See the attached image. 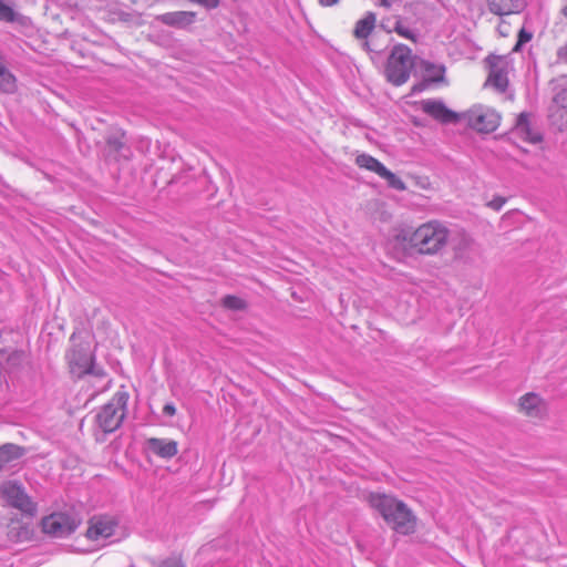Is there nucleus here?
Masks as SVG:
<instances>
[{
  "mask_svg": "<svg viewBox=\"0 0 567 567\" xmlns=\"http://www.w3.org/2000/svg\"><path fill=\"white\" fill-rule=\"evenodd\" d=\"M369 503L395 532L403 535L413 533L415 527L414 517L404 503L379 493L371 494Z\"/></svg>",
  "mask_w": 567,
  "mask_h": 567,
  "instance_id": "1",
  "label": "nucleus"
},
{
  "mask_svg": "<svg viewBox=\"0 0 567 567\" xmlns=\"http://www.w3.org/2000/svg\"><path fill=\"white\" fill-rule=\"evenodd\" d=\"M410 246L422 255L440 252L450 239V231L442 223L431 220L419 226L409 236H404Z\"/></svg>",
  "mask_w": 567,
  "mask_h": 567,
  "instance_id": "2",
  "label": "nucleus"
},
{
  "mask_svg": "<svg viewBox=\"0 0 567 567\" xmlns=\"http://www.w3.org/2000/svg\"><path fill=\"white\" fill-rule=\"evenodd\" d=\"M415 64L416 59L409 47L404 44L394 45L384 70L386 80L396 86L404 84Z\"/></svg>",
  "mask_w": 567,
  "mask_h": 567,
  "instance_id": "3",
  "label": "nucleus"
},
{
  "mask_svg": "<svg viewBox=\"0 0 567 567\" xmlns=\"http://www.w3.org/2000/svg\"><path fill=\"white\" fill-rule=\"evenodd\" d=\"M127 394L117 392L96 414V424L103 433H112L120 427L125 416Z\"/></svg>",
  "mask_w": 567,
  "mask_h": 567,
  "instance_id": "4",
  "label": "nucleus"
},
{
  "mask_svg": "<svg viewBox=\"0 0 567 567\" xmlns=\"http://www.w3.org/2000/svg\"><path fill=\"white\" fill-rule=\"evenodd\" d=\"M81 518L72 511L54 512L42 518L43 533L55 537L65 538L79 527Z\"/></svg>",
  "mask_w": 567,
  "mask_h": 567,
  "instance_id": "5",
  "label": "nucleus"
},
{
  "mask_svg": "<svg viewBox=\"0 0 567 567\" xmlns=\"http://www.w3.org/2000/svg\"><path fill=\"white\" fill-rule=\"evenodd\" d=\"M0 497L22 513L33 515L37 512V505L25 493L23 486L16 481H7L0 485Z\"/></svg>",
  "mask_w": 567,
  "mask_h": 567,
  "instance_id": "6",
  "label": "nucleus"
},
{
  "mask_svg": "<svg viewBox=\"0 0 567 567\" xmlns=\"http://www.w3.org/2000/svg\"><path fill=\"white\" fill-rule=\"evenodd\" d=\"M467 124L478 132L495 131L501 121L499 114L492 107L475 105L465 113Z\"/></svg>",
  "mask_w": 567,
  "mask_h": 567,
  "instance_id": "7",
  "label": "nucleus"
},
{
  "mask_svg": "<svg viewBox=\"0 0 567 567\" xmlns=\"http://www.w3.org/2000/svg\"><path fill=\"white\" fill-rule=\"evenodd\" d=\"M68 359L72 367H78L101 381L102 385L100 391H105L110 386L111 380L107 378L106 373L100 369H96L92 364V355L90 354L89 350L73 348L68 353Z\"/></svg>",
  "mask_w": 567,
  "mask_h": 567,
  "instance_id": "8",
  "label": "nucleus"
},
{
  "mask_svg": "<svg viewBox=\"0 0 567 567\" xmlns=\"http://www.w3.org/2000/svg\"><path fill=\"white\" fill-rule=\"evenodd\" d=\"M115 524L107 517H93L86 530L87 539L104 544L114 535Z\"/></svg>",
  "mask_w": 567,
  "mask_h": 567,
  "instance_id": "9",
  "label": "nucleus"
},
{
  "mask_svg": "<svg viewBox=\"0 0 567 567\" xmlns=\"http://www.w3.org/2000/svg\"><path fill=\"white\" fill-rule=\"evenodd\" d=\"M420 107L425 114L441 123H452L457 120V114L447 109L442 100H423L420 102Z\"/></svg>",
  "mask_w": 567,
  "mask_h": 567,
  "instance_id": "10",
  "label": "nucleus"
},
{
  "mask_svg": "<svg viewBox=\"0 0 567 567\" xmlns=\"http://www.w3.org/2000/svg\"><path fill=\"white\" fill-rule=\"evenodd\" d=\"M487 9L495 16H511L522 12L526 6L525 0H486Z\"/></svg>",
  "mask_w": 567,
  "mask_h": 567,
  "instance_id": "11",
  "label": "nucleus"
},
{
  "mask_svg": "<svg viewBox=\"0 0 567 567\" xmlns=\"http://www.w3.org/2000/svg\"><path fill=\"white\" fill-rule=\"evenodd\" d=\"M488 83L501 92L508 85L507 63L502 58H495L491 63Z\"/></svg>",
  "mask_w": 567,
  "mask_h": 567,
  "instance_id": "12",
  "label": "nucleus"
},
{
  "mask_svg": "<svg viewBox=\"0 0 567 567\" xmlns=\"http://www.w3.org/2000/svg\"><path fill=\"white\" fill-rule=\"evenodd\" d=\"M415 69L421 73L425 83H437L444 80L445 66L426 60L416 61Z\"/></svg>",
  "mask_w": 567,
  "mask_h": 567,
  "instance_id": "13",
  "label": "nucleus"
},
{
  "mask_svg": "<svg viewBox=\"0 0 567 567\" xmlns=\"http://www.w3.org/2000/svg\"><path fill=\"white\" fill-rule=\"evenodd\" d=\"M146 446L148 451L166 460L174 457L178 452L174 440L151 437L146 441Z\"/></svg>",
  "mask_w": 567,
  "mask_h": 567,
  "instance_id": "14",
  "label": "nucleus"
},
{
  "mask_svg": "<svg viewBox=\"0 0 567 567\" xmlns=\"http://www.w3.org/2000/svg\"><path fill=\"white\" fill-rule=\"evenodd\" d=\"M551 118L560 131L567 127V89L560 90L555 95Z\"/></svg>",
  "mask_w": 567,
  "mask_h": 567,
  "instance_id": "15",
  "label": "nucleus"
},
{
  "mask_svg": "<svg viewBox=\"0 0 567 567\" xmlns=\"http://www.w3.org/2000/svg\"><path fill=\"white\" fill-rule=\"evenodd\" d=\"M513 133L532 144H536L542 140L540 134L532 128L529 116L526 113L519 114Z\"/></svg>",
  "mask_w": 567,
  "mask_h": 567,
  "instance_id": "16",
  "label": "nucleus"
},
{
  "mask_svg": "<svg viewBox=\"0 0 567 567\" xmlns=\"http://www.w3.org/2000/svg\"><path fill=\"white\" fill-rule=\"evenodd\" d=\"M520 410L530 417H539L546 410L543 400L535 393H527L520 399Z\"/></svg>",
  "mask_w": 567,
  "mask_h": 567,
  "instance_id": "17",
  "label": "nucleus"
},
{
  "mask_svg": "<svg viewBox=\"0 0 567 567\" xmlns=\"http://www.w3.org/2000/svg\"><path fill=\"white\" fill-rule=\"evenodd\" d=\"M159 20L167 25L183 28L194 22L195 13L190 11L167 12L162 14Z\"/></svg>",
  "mask_w": 567,
  "mask_h": 567,
  "instance_id": "18",
  "label": "nucleus"
},
{
  "mask_svg": "<svg viewBox=\"0 0 567 567\" xmlns=\"http://www.w3.org/2000/svg\"><path fill=\"white\" fill-rule=\"evenodd\" d=\"M23 455V449L16 444H3L0 446V471L9 463L20 458Z\"/></svg>",
  "mask_w": 567,
  "mask_h": 567,
  "instance_id": "19",
  "label": "nucleus"
},
{
  "mask_svg": "<svg viewBox=\"0 0 567 567\" xmlns=\"http://www.w3.org/2000/svg\"><path fill=\"white\" fill-rule=\"evenodd\" d=\"M375 14L368 12L364 18L360 19L354 27V37L358 39H367L375 25Z\"/></svg>",
  "mask_w": 567,
  "mask_h": 567,
  "instance_id": "20",
  "label": "nucleus"
},
{
  "mask_svg": "<svg viewBox=\"0 0 567 567\" xmlns=\"http://www.w3.org/2000/svg\"><path fill=\"white\" fill-rule=\"evenodd\" d=\"M355 164L360 168L375 173L378 176H380L385 168V166L380 161L365 153L359 154L355 157Z\"/></svg>",
  "mask_w": 567,
  "mask_h": 567,
  "instance_id": "21",
  "label": "nucleus"
},
{
  "mask_svg": "<svg viewBox=\"0 0 567 567\" xmlns=\"http://www.w3.org/2000/svg\"><path fill=\"white\" fill-rule=\"evenodd\" d=\"M16 76L6 66V63L0 66V91L3 93H13L17 84Z\"/></svg>",
  "mask_w": 567,
  "mask_h": 567,
  "instance_id": "22",
  "label": "nucleus"
},
{
  "mask_svg": "<svg viewBox=\"0 0 567 567\" xmlns=\"http://www.w3.org/2000/svg\"><path fill=\"white\" fill-rule=\"evenodd\" d=\"M379 177L385 179L388 186L395 190L402 192V190H405V188H406L405 183L400 177H398L394 173L389 171L386 167L383 169V172L381 173V175Z\"/></svg>",
  "mask_w": 567,
  "mask_h": 567,
  "instance_id": "23",
  "label": "nucleus"
},
{
  "mask_svg": "<svg viewBox=\"0 0 567 567\" xmlns=\"http://www.w3.org/2000/svg\"><path fill=\"white\" fill-rule=\"evenodd\" d=\"M21 358L22 353L19 351L0 349V374H2V371H7L9 369L6 364V360H14V362H20Z\"/></svg>",
  "mask_w": 567,
  "mask_h": 567,
  "instance_id": "24",
  "label": "nucleus"
},
{
  "mask_svg": "<svg viewBox=\"0 0 567 567\" xmlns=\"http://www.w3.org/2000/svg\"><path fill=\"white\" fill-rule=\"evenodd\" d=\"M394 31L402 38L409 39L413 42L416 41L417 33L410 27L405 25L400 19L395 21Z\"/></svg>",
  "mask_w": 567,
  "mask_h": 567,
  "instance_id": "25",
  "label": "nucleus"
},
{
  "mask_svg": "<svg viewBox=\"0 0 567 567\" xmlns=\"http://www.w3.org/2000/svg\"><path fill=\"white\" fill-rule=\"evenodd\" d=\"M472 244V239L468 235L462 233L460 234V241L458 244H454L453 248L455 250V255L457 257H462L464 251L470 247Z\"/></svg>",
  "mask_w": 567,
  "mask_h": 567,
  "instance_id": "26",
  "label": "nucleus"
},
{
  "mask_svg": "<svg viewBox=\"0 0 567 567\" xmlns=\"http://www.w3.org/2000/svg\"><path fill=\"white\" fill-rule=\"evenodd\" d=\"M16 20V12L13 9L0 0V21L13 22Z\"/></svg>",
  "mask_w": 567,
  "mask_h": 567,
  "instance_id": "27",
  "label": "nucleus"
},
{
  "mask_svg": "<svg viewBox=\"0 0 567 567\" xmlns=\"http://www.w3.org/2000/svg\"><path fill=\"white\" fill-rule=\"evenodd\" d=\"M223 305L226 308L233 309V310H239V309H243L245 307L244 300L238 298V297H236V296H226L223 299Z\"/></svg>",
  "mask_w": 567,
  "mask_h": 567,
  "instance_id": "28",
  "label": "nucleus"
},
{
  "mask_svg": "<svg viewBox=\"0 0 567 567\" xmlns=\"http://www.w3.org/2000/svg\"><path fill=\"white\" fill-rule=\"evenodd\" d=\"M533 34L525 29H520L518 32V40L514 47V51H518L522 45L529 42L532 40Z\"/></svg>",
  "mask_w": 567,
  "mask_h": 567,
  "instance_id": "29",
  "label": "nucleus"
},
{
  "mask_svg": "<svg viewBox=\"0 0 567 567\" xmlns=\"http://www.w3.org/2000/svg\"><path fill=\"white\" fill-rule=\"evenodd\" d=\"M157 567H185L177 557L167 558L158 564Z\"/></svg>",
  "mask_w": 567,
  "mask_h": 567,
  "instance_id": "30",
  "label": "nucleus"
},
{
  "mask_svg": "<svg viewBox=\"0 0 567 567\" xmlns=\"http://www.w3.org/2000/svg\"><path fill=\"white\" fill-rule=\"evenodd\" d=\"M506 198L502 196H496L492 200L488 202L487 206L494 210H501L505 205Z\"/></svg>",
  "mask_w": 567,
  "mask_h": 567,
  "instance_id": "31",
  "label": "nucleus"
},
{
  "mask_svg": "<svg viewBox=\"0 0 567 567\" xmlns=\"http://www.w3.org/2000/svg\"><path fill=\"white\" fill-rule=\"evenodd\" d=\"M163 413L166 416H174L176 414V406L174 405V403H172V402L166 403L163 406Z\"/></svg>",
  "mask_w": 567,
  "mask_h": 567,
  "instance_id": "32",
  "label": "nucleus"
},
{
  "mask_svg": "<svg viewBox=\"0 0 567 567\" xmlns=\"http://www.w3.org/2000/svg\"><path fill=\"white\" fill-rule=\"evenodd\" d=\"M6 364L9 369L7 371H2V373L11 372L16 367L20 364V362H14V360H6Z\"/></svg>",
  "mask_w": 567,
  "mask_h": 567,
  "instance_id": "33",
  "label": "nucleus"
},
{
  "mask_svg": "<svg viewBox=\"0 0 567 567\" xmlns=\"http://www.w3.org/2000/svg\"><path fill=\"white\" fill-rule=\"evenodd\" d=\"M321 6L330 7L338 2V0H319Z\"/></svg>",
  "mask_w": 567,
  "mask_h": 567,
  "instance_id": "34",
  "label": "nucleus"
},
{
  "mask_svg": "<svg viewBox=\"0 0 567 567\" xmlns=\"http://www.w3.org/2000/svg\"><path fill=\"white\" fill-rule=\"evenodd\" d=\"M424 89V83L415 84L412 89L414 93L422 92Z\"/></svg>",
  "mask_w": 567,
  "mask_h": 567,
  "instance_id": "35",
  "label": "nucleus"
},
{
  "mask_svg": "<svg viewBox=\"0 0 567 567\" xmlns=\"http://www.w3.org/2000/svg\"><path fill=\"white\" fill-rule=\"evenodd\" d=\"M6 63L4 55L0 51V66Z\"/></svg>",
  "mask_w": 567,
  "mask_h": 567,
  "instance_id": "36",
  "label": "nucleus"
},
{
  "mask_svg": "<svg viewBox=\"0 0 567 567\" xmlns=\"http://www.w3.org/2000/svg\"><path fill=\"white\" fill-rule=\"evenodd\" d=\"M564 14L567 16V4L564 8Z\"/></svg>",
  "mask_w": 567,
  "mask_h": 567,
  "instance_id": "37",
  "label": "nucleus"
},
{
  "mask_svg": "<svg viewBox=\"0 0 567 567\" xmlns=\"http://www.w3.org/2000/svg\"><path fill=\"white\" fill-rule=\"evenodd\" d=\"M367 49H369V42L365 41L364 44H363Z\"/></svg>",
  "mask_w": 567,
  "mask_h": 567,
  "instance_id": "38",
  "label": "nucleus"
},
{
  "mask_svg": "<svg viewBox=\"0 0 567 567\" xmlns=\"http://www.w3.org/2000/svg\"><path fill=\"white\" fill-rule=\"evenodd\" d=\"M382 3H383V4H385V6H388L386 0H382Z\"/></svg>",
  "mask_w": 567,
  "mask_h": 567,
  "instance_id": "39",
  "label": "nucleus"
}]
</instances>
